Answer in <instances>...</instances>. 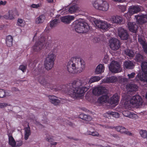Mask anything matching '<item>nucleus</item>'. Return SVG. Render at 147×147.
I'll list each match as a JSON object with an SVG mask.
<instances>
[{
	"label": "nucleus",
	"mask_w": 147,
	"mask_h": 147,
	"mask_svg": "<svg viewBox=\"0 0 147 147\" xmlns=\"http://www.w3.org/2000/svg\"><path fill=\"white\" fill-rule=\"evenodd\" d=\"M82 83L80 80L74 81L72 83L67 85L65 91L70 96L74 99L80 97L88 89L86 87H82Z\"/></svg>",
	"instance_id": "f257e3e1"
},
{
	"label": "nucleus",
	"mask_w": 147,
	"mask_h": 147,
	"mask_svg": "<svg viewBox=\"0 0 147 147\" xmlns=\"http://www.w3.org/2000/svg\"><path fill=\"white\" fill-rule=\"evenodd\" d=\"M67 69L70 73H80L84 67V61L80 58L73 57L67 63Z\"/></svg>",
	"instance_id": "f03ea898"
},
{
	"label": "nucleus",
	"mask_w": 147,
	"mask_h": 147,
	"mask_svg": "<svg viewBox=\"0 0 147 147\" xmlns=\"http://www.w3.org/2000/svg\"><path fill=\"white\" fill-rule=\"evenodd\" d=\"M74 28L76 31L78 33H86L89 29V26L86 22L81 21H76Z\"/></svg>",
	"instance_id": "7ed1b4c3"
},
{
	"label": "nucleus",
	"mask_w": 147,
	"mask_h": 147,
	"mask_svg": "<svg viewBox=\"0 0 147 147\" xmlns=\"http://www.w3.org/2000/svg\"><path fill=\"white\" fill-rule=\"evenodd\" d=\"M142 72L144 74V76L142 75L141 74H138L136 76L135 80L136 81L139 80L143 82L144 85L147 84V62H143L142 63L141 65Z\"/></svg>",
	"instance_id": "20e7f679"
},
{
	"label": "nucleus",
	"mask_w": 147,
	"mask_h": 147,
	"mask_svg": "<svg viewBox=\"0 0 147 147\" xmlns=\"http://www.w3.org/2000/svg\"><path fill=\"white\" fill-rule=\"evenodd\" d=\"M93 7L96 9L106 11L109 9V5L107 1L102 0H96L92 3Z\"/></svg>",
	"instance_id": "39448f33"
},
{
	"label": "nucleus",
	"mask_w": 147,
	"mask_h": 147,
	"mask_svg": "<svg viewBox=\"0 0 147 147\" xmlns=\"http://www.w3.org/2000/svg\"><path fill=\"white\" fill-rule=\"evenodd\" d=\"M55 57V55L53 53L49 54L45 63V67L46 69L50 70L53 67Z\"/></svg>",
	"instance_id": "423d86ee"
},
{
	"label": "nucleus",
	"mask_w": 147,
	"mask_h": 147,
	"mask_svg": "<svg viewBox=\"0 0 147 147\" xmlns=\"http://www.w3.org/2000/svg\"><path fill=\"white\" fill-rule=\"evenodd\" d=\"M45 38L44 36L40 35L38 41L36 42L34 45L32 47V49L34 52H38L42 49L45 42Z\"/></svg>",
	"instance_id": "0eeeda50"
},
{
	"label": "nucleus",
	"mask_w": 147,
	"mask_h": 147,
	"mask_svg": "<svg viewBox=\"0 0 147 147\" xmlns=\"http://www.w3.org/2000/svg\"><path fill=\"white\" fill-rule=\"evenodd\" d=\"M129 102L130 104L136 106H140L142 104V98L138 95L136 94L131 98Z\"/></svg>",
	"instance_id": "6e6552de"
},
{
	"label": "nucleus",
	"mask_w": 147,
	"mask_h": 147,
	"mask_svg": "<svg viewBox=\"0 0 147 147\" xmlns=\"http://www.w3.org/2000/svg\"><path fill=\"white\" fill-rule=\"evenodd\" d=\"M110 47L113 50H117L120 47V42L118 39L112 38L109 41Z\"/></svg>",
	"instance_id": "1a4fd4ad"
},
{
	"label": "nucleus",
	"mask_w": 147,
	"mask_h": 147,
	"mask_svg": "<svg viewBox=\"0 0 147 147\" xmlns=\"http://www.w3.org/2000/svg\"><path fill=\"white\" fill-rule=\"evenodd\" d=\"M94 22L96 26L103 30H107L110 26L107 22H102L100 20H95Z\"/></svg>",
	"instance_id": "9d476101"
},
{
	"label": "nucleus",
	"mask_w": 147,
	"mask_h": 147,
	"mask_svg": "<svg viewBox=\"0 0 147 147\" xmlns=\"http://www.w3.org/2000/svg\"><path fill=\"white\" fill-rule=\"evenodd\" d=\"M107 92V90L105 87L100 86L96 88L93 90V94L96 96H99L103 94H105Z\"/></svg>",
	"instance_id": "9b49d317"
},
{
	"label": "nucleus",
	"mask_w": 147,
	"mask_h": 147,
	"mask_svg": "<svg viewBox=\"0 0 147 147\" xmlns=\"http://www.w3.org/2000/svg\"><path fill=\"white\" fill-rule=\"evenodd\" d=\"M120 67L119 63L115 61L110 64L109 69L112 72L117 73L119 72Z\"/></svg>",
	"instance_id": "f8f14e48"
},
{
	"label": "nucleus",
	"mask_w": 147,
	"mask_h": 147,
	"mask_svg": "<svg viewBox=\"0 0 147 147\" xmlns=\"http://www.w3.org/2000/svg\"><path fill=\"white\" fill-rule=\"evenodd\" d=\"M59 19L60 20V22L61 21L62 22L67 24H69L71 21L73 20L74 19V17L72 16H66L63 17H60V15H57Z\"/></svg>",
	"instance_id": "ddd939ff"
},
{
	"label": "nucleus",
	"mask_w": 147,
	"mask_h": 147,
	"mask_svg": "<svg viewBox=\"0 0 147 147\" xmlns=\"http://www.w3.org/2000/svg\"><path fill=\"white\" fill-rule=\"evenodd\" d=\"M118 35L121 39L126 40L127 39L129 35L126 30L120 28L118 29Z\"/></svg>",
	"instance_id": "4468645a"
},
{
	"label": "nucleus",
	"mask_w": 147,
	"mask_h": 147,
	"mask_svg": "<svg viewBox=\"0 0 147 147\" xmlns=\"http://www.w3.org/2000/svg\"><path fill=\"white\" fill-rule=\"evenodd\" d=\"M144 37L142 36H139L138 41L142 45L144 52L147 54V42L143 39Z\"/></svg>",
	"instance_id": "2eb2a0df"
},
{
	"label": "nucleus",
	"mask_w": 147,
	"mask_h": 147,
	"mask_svg": "<svg viewBox=\"0 0 147 147\" xmlns=\"http://www.w3.org/2000/svg\"><path fill=\"white\" fill-rule=\"evenodd\" d=\"M128 28L130 31L133 33H136L138 28V26L135 22H129L127 24Z\"/></svg>",
	"instance_id": "dca6fc26"
},
{
	"label": "nucleus",
	"mask_w": 147,
	"mask_h": 147,
	"mask_svg": "<svg viewBox=\"0 0 147 147\" xmlns=\"http://www.w3.org/2000/svg\"><path fill=\"white\" fill-rule=\"evenodd\" d=\"M123 114L126 117L131 119H136L138 118V115L133 113H131L128 111H124L123 112Z\"/></svg>",
	"instance_id": "f3484780"
},
{
	"label": "nucleus",
	"mask_w": 147,
	"mask_h": 147,
	"mask_svg": "<svg viewBox=\"0 0 147 147\" xmlns=\"http://www.w3.org/2000/svg\"><path fill=\"white\" fill-rule=\"evenodd\" d=\"M140 7L138 6H132L129 7V11L132 14L136 13L140 11Z\"/></svg>",
	"instance_id": "a211bd4d"
},
{
	"label": "nucleus",
	"mask_w": 147,
	"mask_h": 147,
	"mask_svg": "<svg viewBox=\"0 0 147 147\" xmlns=\"http://www.w3.org/2000/svg\"><path fill=\"white\" fill-rule=\"evenodd\" d=\"M127 88L131 92H136L138 90V87L135 84H128L127 86Z\"/></svg>",
	"instance_id": "6ab92c4d"
},
{
	"label": "nucleus",
	"mask_w": 147,
	"mask_h": 147,
	"mask_svg": "<svg viewBox=\"0 0 147 147\" xmlns=\"http://www.w3.org/2000/svg\"><path fill=\"white\" fill-rule=\"evenodd\" d=\"M49 98L50 101L55 105H59L60 102V100L57 98V97L54 96H49Z\"/></svg>",
	"instance_id": "aec40b11"
},
{
	"label": "nucleus",
	"mask_w": 147,
	"mask_h": 147,
	"mask_svg": "<svg viewBox=\"0 0 147 147\" xmlns=\"http://www.w3.org/2000/svg\"><path fill=\"white\" fill-rule=\"evenodd\" d=\"M111 21L113 23L121 24L122 21V18L118 16H112L111 18Z\"/></svg>",
	"instance_id": "412c9836"
},
{
	"label": "nucleus",
	"mask_w": 147,
	"mask_h": 147,
	"mask_svg": "<svg viewBox=\"0 0 147 147\" xmlns=\"http://www.w3.org/2000/svg\"><path fill=\"white\" fill-rule=\"evenodd\" d=\"M119 97L117 94H115L111 98L110 102L112 104H118L119 101Z\"/></svg>",
	"instance_id": "4be33fe9"
},
{
	"label": "nucleus",
	"mask_w": 147,
	"mask_h": 147,
	"mask_svg": "<svg viewBox=\"0 0 147 147\" xmlns=\"http://www.w3.org/2000/svg\"><path fill=\"white\" fill-rule=\"evenodd\" d=\"M105 82L106 83H114L117 80V78L114 76H111V77H107L104 80Z\"/></svg>",
	"instance_id": "5701e85b"
},
{
	"label": "nucleus",
	"mask_w": 147,
	"mask_h": 147,
	"mask_svg": "<svg viewBox=\"0 0 147 147\" xmlns=\"http://www.w3.org/2000/svg\"><path fill=\"white\" fill-rule=\"evenodd\" d=\"M137 22L139 24H142L146 22L144 15L142 16L136 15L135 16Z\"/></svg>",
	"instance_id": "b1692460"
},
{
	"label": "nucleus",
	"mask_w": 147,
	"mask_h": 147,
	"mask_svg": "<svg viewBox=\"0 0 147 147\" xmlns=\"http://www.w3.org/2000/svg\"><path fill=\"white\" fill-rule=\"evenodd\" d=\"M109 96L106 94L100 96L98 100V102L100 103H102L103 102H107L109 99Z\"/></svg>",
	"instance_id": "393cba45"
},
{
	"label": "nucleus",
	"mask_w": 147,
	"mask_h": 147,
	"mask_svg": "<svg viewBox=\"0 0 147 147\" xmlns=\"http://www.w3.org/2000/svg\"><path fill=\"white\" fill-rule=\"evenodd\" d=\"M59 21L60 20H59L58 15H57L55 18L50 22V27L52 28L56 26L58 23L60 22Z\"/></svg>",
	"instance_id": "a878e982"
},
{
	"label": "nucleus",
	"mask_w": 147,
	"mask_h": 147,
	"mask_svg": "<svg viewBox=\"0 0 147 147\" xmlns=\"http://www.w3.org/2000/svg\"><path fill=\"white\" fill-rule=\"evenodd\" d=\"M13 38L11 35H8L6 38V43L7 46L9 47L12 46Z\"/></svg>",
	"instance_id": "bb28decb"
},
{
	"label": "nucleus",
	"mask_w": 147,
	"mask_h": 147,
	"mask_svg": "<svg viewBox=\"0 0 147 147\" xmlns=\"http://www.w3.org/2000/svg\"><path fill=\"white\" fill-rule=\"evenodd\" d=\"M105 67L104 65L102 64H99L96 69V73L97 74H100L104 71Z\"/></svg>",
	"instance_id": "cd10ccee"
},
{
	"label": "nucleus",
	"mask_w": 147,
	"mask_h": 147,
	"mask_svg": "<svg viewBox=\"0 0 147 147\" xmlns=\"http://www.w3.org/2000/svg\"><path fill=\"white\" fill-rule=\"evenodd\" d=\"M9 139V144L12 147H15L16 146V142L12 136L8 135Z\"/></svg>",
	"instance_id": "c85d7f7f"
},
{
	"label": "nucleus",
	"mask_w": 147,
	"mask_h": 147,
	"mask_svg": "<svg viewBox=\"0 0 147 147\" xmlns=\"http://www.w3.org/2000/svg\"><path fill=\"white\" fill-rule=\"evenodd\" d=\"M25 140H27L30 135L31 132L30 128L29 125H28V127L25 128Z\"/></svg>",
	"instance_id": "c756f323"
},
{
	"label": "nucleus",
	"mask_w": 147,
	"mask_h": 147,
	"mask_svg": "<svg viewBox=\"0 0 147 147\" xmlns=\"http://www.w3.org/2000/svg\"><path fill=\"white\" fill-rule=\"evenodd\" d=\"M45 19V17L44 15L39 16L36 20V24H39L43 22Z\"/></svg>",
	"instance_id": "7c9ffc66"
},
{
	"label": "nucleus",
	"mask_w": 147,
	"mask_h": 147,
	"mask_svg": "<svg viewBox=\"0 0 147 147\" xmlns=\"http://www.w3.org/2000/svg\"><path fill=\"white\" fill-rule=\"evenodd\" d=\"M124 65L126 68L129 69H133L134 66L133 63L130 61H125Z\"/></svg>",
	"instance_id": "2f4dec72"
},
{
	"label": "nucleus",
	"mask_w": 147,
	"mask_h": 147,
	"mask_svg": "<svg viewBox=\"0 0 147 147\" xmlns=\"http://www.w3.org/2000/svg\"><path fill=\"white\" fill-rule=\"evenodd\" d=\"M18 13L17 11L15 10H9L8 11L9 19L12 20L14 18L15 14H16Z\"/></svg>",
	"instance_id": "473e14b6"
},
{
	"label": "nucleus",
	"mask_w": 147,
	"mask_h": 147,
	"mask_svg": "<svg viewBox=\"0 0 147 147\" xmlns=\"http://www.w3.org/2000/svg\"><path fill=\"white\" fill-rule=\"evenodd\" d=\"M38 81L40 83L44 86L46 87H47L48 88V84H49V83H47V80H45V79L43 78L42 77H40L39 79H38Z\"/></svg>",
	"instance_id": "72a5a7b5"
},
{
	"label": "nucleus",
	"mask_w": 147,
	"mask_h": 147,
	"mask_svg": "<svg viewBox=\"0 0 147 147\" xmlns=\"http://www.w3.org/2000/svg\"><path fill=\"white\" fill-rule=\"evenodd\" d=\"M100 80V78L99 76H93L89 79L88 83L90 84L95 82H98Z\"/></svg>",
	"instance_id": "f704fd0d"
},
{
	"label": "nucleus",
	"mask_w": 147,
	"mask_h": 147,
	"mask_svg": "<svg viewBox=\"0 0 147 147\" xmlns=\"http://www.w3.org/2000/svg\"><path fill=\"white\" fill-rule=\"evenodd\" d=\"M115 129L117 131L121 133L124 134L126 130L127 129L125 128L122 126H117L115 127Z\"/></svg>",
	"instance_id": "c9c22d12"
},
{
	"label": "nucleus",
	"mask_w": 147,
	"mask_h": 147,
	"mask_svg": "<svg viewBox=\"0 0 147 147\" xmlns=\"http://www.w3.org/2000/svg\"><path fill=\"white\" fill-rule=\"evenodd\" d=\"M135 61L139 62H142L144 60L143 56L140 54H137L135 57Z\"/></svg>",
	"instance_id": "e433bc0d"
},
{
	"label": "nucleus",
	"mask_w": 147,
	"mask_h": 147,
	"mask_svg": "<svg viewBox=\"0 0 147 147\" xmlns=\"http://www.w3.org/2000/svg\"><path fill=\"white\" fill-rule=\"evenodd\" d=\"M125 53L126 54L130 57H133L135 55V53L133 51L127 49L125 51Z\"/></svg>",
	"instance_id": "4c0bfd02"
},
{
	"label": "nucleus",
	"mask_w": 147,
	"mask_h": 147,
	"mask_svg": "<svg viewBox=\"0 0 147 147\" xmlns=\"http://www.w3.org/2000/svg\"><path fill=\"white\" fill-rule=\"evenodd\" d=\"M77 10V7L76 5H74L69 8L68 10L70 13H72L76 11Z\"/></svg>",
	"instance_id": "58836bf2"
},
{
	"label": "nucleus",
	"mask_w": 147,
	"mask_h": 147,
	"mask_svg": "<svg viewBox=\"0 0 147 147\" xmlns=\"http://www.w3.org/2000/svg\"><path fill=\"white\" fill-rule=\"evenodd\" d=\"M46 140L47 141L49 142H51V147H56L55 146V145H56L57 144V142H52V141L53 140L52 138H49V137L47 136L46 137Z\"/></svg>",
	"instance_id": "ea45409f"
},
{
	"label": "nucleus",
	"mask_w": 147,
	"mask_h": 147,
	"mask_svg": "<svg viewBox=\"0 0 147 147\" xmlns=\"http://www.w3.org/2000/svg\"><path fill=\"white\" fill-rule=\"evenodd\" d=\"M107 114H108V115H111L113 117L116 118H118L119 116V114L115 112L108 111L107 112Z\"/></svg>",
	"instance_id": "a19ab883"
},
{
	"label": "nucleus",
	"mask_w": 147,
	"mask_h": 147,
	"mask_svg": "<svg viewBox=\"0 0 147 147\" xmlns=\"http://www.w3.org/2000/svg\"><path fill=\"white\" fill-rule=\"evenodd\" d=\"M141 137L144 138H147V132L146 131L144 130H141L140 132Z\"/></svg>",
	"instance_id": "79ce46f5"
},
{
	"label": "nucleus",
	"mask_w": 147,
	"mask_h": 147,
	"mask_svg": "<svg viewBox=\"0 0 147 147\" xmlns=\"http://www.w3.org/2000/svg\"><path fill=\"white\" fill-rule=\"evenodd\" d=\"M7 94H6L5 90L3 89H0V98H3Z\"/></svg>",
	"instance_id": "37998d69"
},
{
	"label": "nucleus",
	"mask_w": 147,
	"mask_h": 147,
	"mask_svg": "<svg viewBox=\"0 0 147 147\" xmlns=\"http://www.w3.org/2000/svg\"><path fill=\"white\" fill-rule=\"evenodd\" d=\"M88 133L89 135H91L93 136H98L99 135V134L96 131L91 132L88 131Z\"/></svg>",
	"instance_id": "c03bdc74"
},
{
	"label": "nucleus",
	"mask_w": 147,
	"mask_h": 147,
	"mask_svg": "<svg viewBox=\"0 0 147 147\" xmlns=\"http://www.w3.org/2000/svg\"><path fill=\"white\" fill-rule=\"evenodd\" d=\"M133 14L131 13L130 12H128L126 13H125L124 14V16L126 17V18L127 20H129L131 18V16Z\"/></svg>",
	"instance_id": "a18cd8bd"
},
{
	"label": "nucleus",
	"mask_w": 147,
	"mask_h": 147,
	"mask_svg": "<svg viewBox=\"0 0 147 147\" xmlns=\"http://www.w3.org/2000/svg\"><path fill=\"white\" fill-rule=\"evenodd\" d=\"M92 119V118L90 115H88L84 114L83 120H85L86 121H89L91 120Z\"/></svg>",
	"instance_id": "49530a36"
},
{
	"label": "nucleus",
	"mask_w": 147,
	"mask_h": 147,
	"mask_svg": "<svg viewBox=\"0 0 147 147\" xmlns=\"http://www.w3.org/2000/svg\"><path fill=\"white\" fill-rule=\"evenodd\" d=\"M26 65H21L20 66L19 69L22 70L23 72H24L26 71Z\"/></svg>",
	"instance_id": "de8ad7c7"
},
{
	"label": "nucleus",
	"mask_w": 147,
	"mask_h": 147,
	"mask_svg": "<svg viewBox=\"0 0 147 147\" xmlns=\"http://www.w3.org/2000/svg\"><path fill=\"white\" fill-rule=\"evenodd\" d=\"M109 60V58L108 56L107 55H106L104 57V58L103 60V61L104 63L107 64L108 63Z\"/></svg>",
	"instance_id": "09e8293b"
},
{
	"label": "nucleus",
	"mask_w": 147,
	"mask_h": 147,
	"mask_svg": "<svg viewBox=\"0 0 147 147\" xmlns=\"http://www.w3.org/2000/svg\"><path fill=\"white\" fill-rule=\"evenodd\" d=\"M23 20L22 19L18 18V20L17 24L18 26H22V24L23 23Z\"/></svg>",
	"instance_id": "8fccbe9b"
},
{
	"label": "nucleus",
	"mask_w": 147,
	"mask_h": 147,
	"mask_svg": "<svg viewBox=\"0 0 147 147\" xmlns=\"http://www.w3.org/2000/svg\"><path fill=\"white\" fill-rule=\"evenodd\" d=\"M135 74V73L132 72L130 74H128L127 76L129 79H131L134 77Z\"/></svg>",
	"instance_id": "3c124183"
},
{
	"label": "nucleus",
	"mask_w": 147,
	"mask_h": 147,
	"mask_svg": "<svg viewBox=\"0 0 147 147\" xmlns=\"http://www.w3.org/2000/svg\"><path fill=\"white\" fill-rule=\"evenodd\" d=\"M7 104L6 103H0V108H4L7 106Z\"/></svg>",
	"instance_id": "603ef678"
},
{
	"label": "nucleus",
	"mask_w": 147,
	"mask_h": 147,
	"mask_svg": "<svg viewBox=\"0 0 147 147\" xmlns=\"http://www.w3.org/2000/svg\"><path fill=\"white\" fill-rule=\"evenodd\" d=\"M124 134H126L127 135L134 136V135L133 134L130 132V131H128L127 129L126 130Z\"/></svg>",
	"instance_id": "864d4df0"
},
{
	"label": "nucleus",
	"mask_w": 147,
	"mask_h": 147,
	"mask_svg": "<svg viewBox=\"0 0 147 147\" xmlns=\"http://www.w3.org/2000/svg\"><path fill=\"white\" fill-rule=\"evenodd\" d=\"M40 5L39 4H32L31 7L33 8H38V7H39Z\"/></svg>",
	"instance_id": "5fc2aeb1"
},
{
	"label": "nucleus",
	"mask_w": 147,
	"mask_h": 147,
	"mask_svg": "<svg viewBox=\"0 0 147 147\" xmlns=\"http://www.w3.org/2000/svg\"><path fill=\"white\" fill-rule=\"evenodd\" d=\"M111 135L112 136L116 139H118L119 138V137L118 136V135L116 134L113 133L111 134Z\"/></svg>",
	"instance_id": "6e6d98bb"
},
{
	"label": "nucleus",
	"mask_w": 147,
	"mask_h": 147,
	"mask_svg": "<svg viewBox=\"0 0 147 147\" xmlns=\"http://www.w3.org/2000/svg\"><path fill=\"white\" fill-rule=\"evenodd\" d=\"M7 1H0V5H5Z\"/></svg>",
	"instance_id": "4d7b16f0"
},
{
	"label": "nucleus",
	"mask_w": 147,
	"mask_h": 147,
	"mask_svg": "<svg viewBox=\"0 0 147 147\" xmlns=\"http://www.w3.org/2000/svg\"><path fill=\"white\" fill-rule=\"evenodd\" d=\"M84 113H81L79 115V117L81 119L83 120L84 117Z\"/></svg>",
	"instance_id": "13d9d810"
},
{
	"label": "nucleus",
	"mask_w": 147,
	"mask_h": 147,
	"mask_svg": "<svg viewBox=\"0 0 147 147\" xmlns=\"http://www.w3.org/2000/svg\"><path fill=\"white\" fill-rule=\"evenodd\" d=\"M4 18L6 19H9V15H5L3 16Z\"/></svg>",
	"instance_id": "bf43d9fd"
},
{
	"label": "nucleus",
	"mask_w": 147,
	"mask_h": 147,
	"mask_svg": "<svg viewBox=\"0 0 147 147\" xmlns=\"http://www.w3.org/2000/svg\"><path fill=\"white\" fill-rule=\"evenodd\" d=\"M22 144V141L19 142L17 144V146H20Z\"/></svg>",
	"instance_id": "052dcab7"
},
{
	"label": "nucleus",
	"mask_w": 147,
	"mask_h": 147,
	"mask_svg": "<svg viewBox=\"0 0 147 147\" xmlns=\"http://www.w3.org/2000/svg\"><path fill=\"white\" fill-rule=\"evenodd\" d=\"M48 3H52L53 2V0H47Z\"/></svg>",
	"instance_id": "680f3d73"
},
{
	"label": "nucleus",
	"mask_w": 147,
	"mask_h": 147,
	"mask_svg": "<svg viewBox=\"0 0 147 147\" xmlns=\"http://www.w3.org/2000/svg\"><path fill=\"white\" fill-rule=\"evenodd\" d=\"M144 20H145L146 21V22H147V14L144 15Z\"/></svg>",
	"instance_id": "e2e57ef3"
},
{
	"label": "nucleus",
	"mask_w": 147,
	"mask_h": 147,
	"mask_svg": "<svg viewBox=\"0 0 147 147\" xmlns=\"http://www.w3.org/2000/svg\"><path fill=\"white\" fill-rule=\"evenodd\" d=\"M65 11H62L61 14H65L67 13V11H66V12L65 11L66 9H65Z\"/></svg>",
	"instance_id": "0e129e2a"
},
{
	"label": "nucleus",
	"mask_w": 147,
	"mask_h": 147,
	"mask_svg": "<svg viewBox=\"0 0 147 147\" xmlns=\"http://www.w3.org/2000/svg\"><path fill=\"white\" fill-rule=\"evenodd\" d=\"M146 98H147V92L146 93Z\"/></svg>",
	"instance_id": "69168bd1"
},
{
	"label": "nucleus",
	"mask_w": 147,
	"mask_h": 147,
	"mask_svg": "<svg viewBox=\"0 0 147 147\" xmlns=\"http://www.w3.org/2000/svg\"><path fill=\"white\" fill-rule=\"evenodd\" d=\"M1 26V28H2V27H3V26Z\"/></svg>",
	"instance_id": "338daca9"
}]
</instances>
